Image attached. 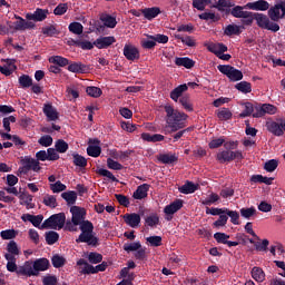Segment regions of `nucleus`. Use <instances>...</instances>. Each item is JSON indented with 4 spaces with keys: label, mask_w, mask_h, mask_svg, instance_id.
I'll return each mask as SVG.
<instances>
[{
    "label": "nucleus",
    "mask_w": 285,
    "mask_h": 285,
    "mask_svg": "<svg viewBox=\"0 0 285 285\" xmlns=\"http://www.w3.org/2000/svg\"><path fill=\"white\" fill-rule=\"evenodd\" d=\"M71 219L75 224L79 225L81 234L76 239L77 244H87L88 246H94L97 248L99 246V238L95 236V225L92 222L86 220V208L79 206L70 207Z\"/></svg>",
    "instance_id": "1"
},
{
    "label": "nucleus",
    "mask_w": 285,
    "mask_h": 285,
    "mask_svg": "<svg viewBox=\"0 0 285 285\" xmlns=\"http://www.w3.org/2000/svg\"><path fill=\"white\" fill-rule=\"evenodd\" d=\"M165 112L167 115V125L170 128V132H177V130H181V128H186V121L188 119V115L175 110L173 106H165Z\"/></svg>",
    "instance_id": "2"
},
{
    "label": "nucleus",
    "mask_w": 285,
    "mask_h": 285,
    "mask_svg": "<svg viewBox=\"0 0 285 285\" xmlns=\"http://www.w3.org/2000/svg\"><path fill=\"white\" fill-rule=\"evenodd\" d=\"M66 226V214L65 213H58L51 215L49 218H47L41 224V230L51 228L52 230H61Z\"/></svg>",
    "instance_id": "3"
},
{
    "label": "nucleus",
    "mask_w": 285,
    "mask_h": 285,
    "mask_svg": "<svg viewBox=\"0 0 285 285\" xmlns=\"http://www.w3.org/2000/svg\"><path fill=\"white\" fill-rule=\"evenodd\" d=\"M254 20L258 28L263 30H271V32H279V26L276 22H272L271 18L264 13H254Z\"/></svg>",
    "instance_id": "4"
},
{
    "label": "nucleus",
    "mask_w": 285,
    "mask_h": 285,
    "mask_svg": "<svg viewBox=\"0 0 285 285\" xmlns=\"http://www.w3.org/2000/svg\"><path fill=\"white\" fill-rule=\"evenodd\" d=\"M217 70L225 75L229 79V81H242L244 79V73L242 70L236 69L230 65H218Z\"/></svg>",
    "instance_id": "5"
},
{
    "label": "nucleus",
    "mask_w": 285,
    "mask_h": 285,
    "mask_svg": "<svg viewBox=\"0 0 285 285\" xmlns=\"http://www.w3.org/2000/svg\"><path fill=\"white\" fill-rule=\"evenodd\" d=\"M216 159L219 161V164H230V161H235V159H244V154H242L239 150L233 151L227 149L218 153Z\"/></svg>",
    "instance_id": "6"
},
{
    "label": "nucleus",
    "mask_w": 285,
    "mask_h": 285,
    "mask_svg": "<svg viewBox=\"0 0 285 285\" xmlns=\"http://www.w3.org/2000/svg\"><path fill=\"white\" fill-rule=\"evenodd\" d=\"M266 128H267L268 132H271L275 137H284L285 118H277L276 120L267 121Z\"/></svg>",
    "instance_id": "7"
},
{
    "label": "nucleus",
    "mask_w": 285,
    "mask_h": 285,
    "mask_svg": "<svg viewBox=\"0 0 285 285\" xmlns=\"http://www.w3.org/2000/svg\"><path fill=\"white\" fill-rule=\"evenodd\" d=\"M268 17L272 21H278L285 17V0H278L273 8L268 10Z\"/></svg>",
    "instance_id": "8"
},
{
    "label": "nucleus",
    "mask_w": 285,
    "mask_h": 285,
    "mask_svg": "<svg viewBox=\"0 0 285 285\" xmlns=\"http://www.w3.org/2000/svg\"><path fill=\"white\" fill-rule=\"evenodd\" d=\"M184 208V200L183 199H176L171 204L165 206L164 213H165V219L166 222H171L173 220V215L175 213H178V210H181Z\"/></svg>",
    "instance_id": "9"
},
{
    "label": "nucleus",
    "mask_w": 285,
    "mask_h": 285,
    "mask_svg": "<svg viewBox=\"0 0 285 285\" xmlns=\"http://www.w3.org/2000/svg\"><path fill=\"white\" fill-rule=\"evenodd\" d=\"M122 55L127 61H137L140 59L141 53L135 45L126 43L122 50Z\"/></svg>",
    "instance_id": "10"
},
{
    "label": "nucleus",
    "mask_w": 285,
    "mask_h": 285,
    "mask_svg": "<svg viewBox=\"0 0 285 285\" xmlns=\"http://www.w3.org/2000/svg\"><path fill=\"white\" fill-rule=\"evenodd\" d=\"M213 8H215L216 10H218V12H222L223 14H226V17H228V14H230V10L235 8V1L218 0L216 4L213 6Z\"/></svg>",
    "instance_id": "11"
},
{
    "label": "nucleus",
    "mask_w": 285,
    "mask_h": 285,
    "mask_svg": "<svg viewBox=\"0 0 285 285\" xmlns=\"http://www.w3.org/2000/svg\"><path fill=\"white\" fill-rule=\"evenodd\" d=\"M112 43H117V38L114 36L99 37L94 41V46L98 48V50H105L106 48H110Z\"/></svg>",
    "instance_id": "12"
},
{
    "label": "nucleus",
    "mask_w": 285,
    "mask_h": 285,
    "mask_svg": "<svg viewBox=\"0 0 285 285\" xmlns=\"http://www.w3.org/2000/svg\"><path fill=\"white\" fill-rule=\"evenodd\" d=\"M26 19L36 22L46 21L48 19V9L37 8L33 13H27Z\"/></svg>",
    "instance_id": "13"
},
{
    "label": "nucleus",
    "mask_w": 285,
    "mask_h": 285,
    "mask_svg": "<svg viewBox=\"0 0 285 285\" xmlns=\"http://www.w3.org/2000/svg\"><path fill=\"white\" fill-rule=\"evenodd\" d=\"M214 239L217 242V244H226L228 248H233V246H239V242L228 240L230 239V235H227L226 233H215Z\"/></svg>",
    "instance_id": "14"
},
{
    "label": "nucleus",
    "mask_w": 285,
    "mask_h": 285,
    "mask_svg": "<svg viewBox=\"0 0 285 285\" xmlns=\"http://www.w3.org/2000/svg\"><path fill=\"white\" fill-rule=\"evenodd\" d=\"M122 219L127 226H130V228H137V226L141 224V216L137 213L125 214Z\"/></svg>",
    "instance_id": "15"
},
{
    "label": "nucleus",
    "mask_w": 285,
    "mask_h": 285,
    "mask_svg": "<svg viewBox=\"0 0 285 285\" xmlns=\"http://www.w3.org/2000/svg\"><path fill=\"white\" fill-rule=\"evenodd\" d=\"M42 112L47 117L48 121H57V119H59V111H57V108L51 104H45Z\"/></svg>",
    "instance_id": "16"
},
{
    "label": "nucleus",
    "mask_w": 285,
    "mask_h": 285,
    "mask_svg": "<svg viewBox=\"0 0 285 285\" xmlns=\"http://www.w3.org/2000/svg\"><path fill=\"white\" fill-rule=\"evenodd\" d=\"M69 72H75L76 75H87L90 72V66L81 63V62H73L68 66Z\"/></svg>",
    "instance_id": "17"
},
{
    "label": "nucleus",
    "mask_w": 285,
    "mask_h": 285,
    "mask_svg": "<svg viewBox=\"0 0 285 285\" xmlns=\"http://www.w3.org/2000/svg\"><path fill=\"white\" fill-rule=\"evenodd\" d=\"M22 222H30L35 228H41V222H43V215L23 214L21 216Z\"/></svg>",
    "instance_id": "18"
},
{
    "label": "nucleus",
    "mask_w": 285,
    "mask_h": 285,
    "mask_svg": "<svg viewBox=\"0 0 285 285\" xmlns=\"http://www.w3.org/2000/svg\"><path fill=\"white\" fill-rule=\"evenodd\" d=\"M48 268H50V261H48V258H38L33 262L36 276L39 275L40 272L48 271Z\"/></svg>",
    "instance_id": "19"
},
{
    "label": "nucleus",
    "mask_w": 285,
    "mask_h": 285,
    "mask_svg": "<svg viewBox=\"0 0 285 285\" xmlns=\"http://www.w3.org/2000/svg\"><path fill=\"white\" fill-rule=\"evenodd\" d=\"M150 190L149 184H142L137 187V189L134 191L132 197L134 199H146L148 197V191Z\"/></svg>",
    "instance_id": "20"
},
{
    "label": "nucleus",
    "mask_w": 285,
    "mask_h": 285,
    "mask_svg": "<svg viewBox=\"0 0 285 285\" xmlns=\"http://www.w3.org/2000/svg\"><path fill=\"white\" fill-rule=\"evenodd\" d=\"M141 14H144L147 21H153V19H156V17L161 14V9H159V7L145 8L141 9Z\"/></svg>",
    "instance_id": "21"
},
{
    "label": "nucleus",
    "mask_w": 285,
    "mask_h": 285,
    "mask_svg": "<svg viewBox=\"0 0 285 285\" xmlns=\"http://www.w3.org/2000/svg\"><path fill=\"white\" fill-rule=\"evenodd\" d=\"M188 90V85L183 83L176 87L174 90L170 91V99L177 104L181 97H184V92Z\"/></svg>",
    "instance_id": "22"
},
{
    "label": "nucleus",
    "mask_w": 285,
    "mask_h": 285,
    "mask_svg": "<svg viewBox=\"0 0 285 285\" xmlns=\"http://www.w3.org/2000/svg\"><path fill=\"white\" fill-rule=\"evenodd\" d=\"M207 50L213 52V55H216V57H219L220 55H224V52H228V47L222 42L210 43L207 47Z\"/></svg>",
    "instance_id": "23"
},
{
    "label": "nucleus",
    "mask_w": 285,
    "mask_h": 285,
    "mask_svg": "<svg viewBox=\"0 0 285 285\" xmlns=\"http://www.w3.org/2000/svg\"><path fill=\"white\" fill-rule=\"evenodd\" d=\"M246 7L249 10H261L262 12L268 10L271 8V4L266 0H257L255 2H248Z\"/></svg>",
    "instance_id": "24"
},
{
    "label": "nucleus",
    "mask_w": 285,
    "mask_h": 285,
    "mask_svg": "<svg viewBox=\"0 0 285 285\" xmlns=\"http://www.w3.org/2000/svg\"><path fill=\"white\" fill-rule=\"evenodd\" d=\"M77 266H83L82 271H81V274L82 275H97V271H96V267L90 265L88 263V261L83 259V258H80L78 262H77Z\"/></svg>",
    "instance_id": "25"
},
{
    "label": "nucleus",
    "mask_w": 285,
    "mask_h": 285,
    "mask_svg": "<svg viewBox=\"0 0 285 285\" xmlns=\"http://www.w3.org/2000/svg\"><path fill=\"white\" fill-rule=\"evenodd\" d=\"M18 197L20 199L21 206H26V208L28 210L35 208V204L32 203V199H33L32 195H30L26 191H22V193H20V195Z\"/></svg>",
    "instance_id": "26"
},
{
    "label": "nucleus",
    "mask_w": 285,
    "mask_h": 285,
    "mask_svg": "<svg viewBox=\"0 0 285 285\" xmlns=\"http://www.w3.org/2000/svg\"><path fill=\"white\" fill-rule=\"evenodd\" d=\"M198 188L199 185H196L195 183L187 180L183 186L178 188V190L183 195H193V193H195Z\"/></svg>",
    "instance_id": "27"
},
{
    "label": "nucleus",
    "mask_w": 285,
    "mask_h": 285,
    "mask_svg": "<svg viewBox=\"0 0 285 285\" xmlns=\"http://www.w3.org/2000/svg\"><path fill=\"white\" fill-rule=\"evenodd\" d=\"M175 63L178 67L186 68L187 70L195 68V60H193L188 57H183V58L176 57Z\"/></svg>",
    "instance_id": "28"
},
{
    "label": "nucleus",
    "mask_w": 285,
    "mask_h": 285,
    "mask_svg": "<svg viewBox=\"0 0 285 285\" xmlns=\"http://www.w3.org/2000/svg\"><path fill=\"white\" fill-rule=\"evenodd\" d=\"M141 139L144 141H149L150 144H157L159 141H164L165 137L161 134H149V132H142Z\"/></svg>",
    "instance_id": "29"
},
{
    "label": "nucleus",
    "mask_w": 285,
    "mask_h": 285,
    "mask_svg": "<svg viewBox=\"0 0 285 285\" xmlns=\"http://www.w3.org/2000/svg\"><path fill=\"white\" fill-rule=\"evenodd\" d=\"M100 21H102V23L106 28H111V29L117 28V18H115L108 13H101Z\"/></svg>",
    "instance_id": "30"
},
{
    "label": "nucleus",
    "mask_w": 285,
    "mask_h": 285,
    "mask_svg": "<svg viewBox=\"0 0 285 285\" xmlns=\"http://www.w3.org/2000/svg\"><path fill=\"white\" fill-rule=\"evenodd\" d=\"M240 106H244V110L239 114L240 119H246V117H253L254 115V104L253 102H242Z\"/></svg>",
    "instance_id": "31"
},
{
    "label": "nucleus",
    "mask_w": 285,
    "mask_h": 285,
    "mask_svg": "<svg viewBox=\"0 0 285 285\" xmlns=\"http://www.w3.org/2000/svg\"><path fill=\"white\" fill-rule=\"evenodd\" d=\"M61 197L67 202L68 206H75L77 204V191L75 190L63 191Z\"/></svg>",
    "instance_id": "32"
},
{
    "label": "nucleus",
    "mask_w": 285,
    "mask_h": 285,
    "mask_svg": "<svg viewBox=\"0 0 285 285\" xmlns=\"http://www.w3.org/2000/svg\"><path fill=\"white\" fill-rule=\"evenodd\" d=\"M235 88L238 90V92H243V95L253 92V85H250L248 81H240L235 85Z\"/></svg>",
    "instance_id": "33"
},
{
    "label": "nucleus",
    "mask_w": 285,
    "mask_h": 285,
    "mask_svg": "<svg viewBox=\"0 0 285 285\" xmlns=\"http://www.w3.org/2000/svg\"><path fill=\"white\" fill-rule=\"evenodd\" d=\"M247 12L248 11H244V7L234 6V7H232L229 14H232V17H235V19H243V17H248Z\"/></svg>",
    "instance_id": "34"
},
{
    "label": "nucleus",
    "mask_w": 285,
    "mask_h": 285,
    "mask_svg": "<svg viewBox=\"0 0 285 285\" xmlns=\"http://www.w3.org/2000/svg\"><path fill=\"white\" fill-rule=\"evenodd\" d=\"M179 158L175 154H160L158 156V161L160 164H175Z\"/></svg>",
    "instance_id": "35"
},
{
    "label": "nucleus",
    "mask_w": 285,
    "mask_h": 285,
    "mask_svg": "<svg viewBox=\"0 0 285 285\" xmlns=\"http://www.w3.org/2000/svg\"><path fill=\"white\" fill-rule=\"evenodd\" d=\"M45 239L49 246H52L59 242V233L55 230L46 232Z\"/></svg>",
    "instance_id": "36"
},
{
    "label": "nucleus",
    "mask_w": 285,
    "mask_h": 285,
    "mask_svg": "<svg viewBox=\"0 0 285 285\" xmlns=\"http://www.w3.org/2000/svg\"><path fill=\"white\" fill-rule=\"evenodd\" d=\"M23 164L27 165L29 170H33V173H39L41 170V166H39V160L35 158H26Z\"/></svg>",
    "instance_id": "37"
},
{
    "label": "nucleus",
    "mask_w": 285,
    "mask_h": 285,
    "mask_svg": "<svg viewBox=\"0 0 285 285\" xmlns=\"http://www.w3.org/2000/svg\"><path fill=\"white\" fill-rule=\"evenodd\" d=\"M217 117L220 121H228L229 119H233V112L230 109L223 107L218 109Z\"/></svg>",
    "instance_id": "38"
},
{
    "label": "nucleus",
    "mask_w": 285,
    "mask_h": 285,
    "mask_svg": "<svg viewBox=\"0 0 285 285\" xmlns=\"http://www.w3.org/2000/svg\"><path fill=\"white\" fill-rule=\"evenodd\" d=\"M49 63H53L55 66H59L60 68H63L68 66L69 60L68 58H63L61 56H52L49 58Z\"/></svg>",
    "instance_id": "39"
},
{
    "label": "nucleus",
    "mask_w": 285,
    "mask_h": 285,
    "mask_svg": "<svg viewBox=\"0 0 285 285\" xmlns=\"http://www.w3.org/2000/svg\"><path fill=\"white\" fill-rule=\"evenodd\" d=\"M71 42L77 48H81V50H92V48H95V42H90L88 40H71Z\"/></svg>",
    "instance_id": "40"
},
{
    "label": "nucleus",
    "mask_w": 285,
    "mask_h": 285,
    "mask_svg": "<svg viewBox=\"0 0 285 285\" xmlns=\"http://www.w3.org/2000/svg\"><path fill=\"white\" fill-rule=\"evenodd\" d=\"M198 19H202V21H214V23H216L222 19V17L213 12H203L198 14Z\"/></svg>",
    "instance_id": "41"
},
{
    "label": "nucleus",
    "mask_w": 285,
    "mask_h": 285,
    "mask_svg": "<svg viewBox=\"0 0 285 285\" xmlns=\"http://www.w3.org/2000/svg\"><path fill=\"white\" fill-rule=\"evenodd\" d=\"M175 39H179L181 43H184V46H188V48H195V46H197V42H195V39H193L190 36L184 37L179 33H176Z\"/></svg>",
    "instance_id": "42"
},
{
    "label": "nucleus",
    "mask_w": 285,
    "mask_h": 285,
    "mask_svg": "<svg viewBox=\"0 0 285 285\" xmlns=\"http://www.w3.org/2000/svg\"><path fill=\"white\" fill-rule=\"evenodd\" d=\"M146 226H149V228H156V226H159V215L156 213L147 216L145 218Z\"/></svg>",
    "instance_id": "43"
},
{
    "label": "nucleus",
    "mask_w": 285,
    "mask_h": 285,
    "mask_svg": "<svg viewBox=\"0 0 285 285\" xmlns=\"http://www.w3.org/2000/svg\"><path fill=\"white\" fill-rule=\"evenodd\" d=\"M252 277L255 282H264L266 274H264V269H262V267H253Z\"/></svg>",
    "instance_id": "44"
},
{
    "label": "nucleus",
    "mask_w": 285,
    "mask_h": 285,
    "mask_svg": "<svg viewBox=\"0 0 285 285\" xmlns=\"http://www.w3.org/2000/svg\"><path fill=\"white\" fill-rule=\"evenodd\" d=\"M51 264L53 268H63V266H66V258L59 254H56L51 258Z\"/></svg>",
    "instance_id": "45"
},
{
    "label": "nucleus",
    "mask_w": 285,
    "mask_h": 285,
    "mask_svg": "<svg viewBox=\"0 0 285 285\" xmlns=\"http://www.w3.org/2000/svg\"><path fill=\"white\" fill-rule=\"evenodd\" d=\"M225 215L230 218V223L234 226H239V213L237 210L225 209Z\"/></svg>",
    "instance_id": "46"
},
{
    "label": "nucleus",
    "mask_w": 285,
    "mask_h": 285,
    "mask_svg": "<svg viewBox=\"0 0 285 285\" xmlns=\"http://www.w3.org/2000/svg\"><path fill=\"white\" fill-rule=\"evenodd\" d=\"M240 32L242 29L237 24H228L224 30V35H226V37H233V35L239 36Z\"/></svg>",
    "instance_id": "47"
},
{
    "label": "nucleus",
    "mask_w": 285,
    "mask_h": 285,
    "mask_svg": "<svg viewBox=\"0 0 285 285\" xmlns=\"http://www.w3.org/2000/svg\"><path fill=\"white\" fill-rule=\"evenodd\" d=\"M210 3H213V0H193V8L204 12V10H206V6H210Z\"/></svg>",
    "instance_id": "48"
},
{
    "label": "nucleus",
    "mask_w": 285,
    "mask_h": 285,
    "mask_svg": "<svg viewBox=\"0 0 285 285\" xmlns=\"http://www.w3.org/2000/svg\"><path fill=\"white\" fill-rule=\"evenodd\" d=\"M89 264H101L104 262V255L97 252H90L87 257Z\"/></svg>",
    "instance_id": "49"
},
{
    "label": "nucleus",
    "mask_w": 285,
    "mask_h": 285,
    "mask_svg": "<svg viewBox=\"0 0 285 285\" xmlns=\"http://www.w3.org/2000/svg\"><path fill=\"white\" fill-rule=\"evenodd\" d=\"M72 157L75 166H78L79 168H86V166H88V160L86 157L79 154H73Z\"/></svg>",
    "instance_id": "50"
},
{
    "label": "nucleus",
    "mask_w": 285,
    "mask_h": 285,
    "mask_svg": "<svg viewBox=\"0 0 285 285\" xmlns=\"http://www.w3.org/2000/svg\"><path fill=\"white\" fill-rule=\"evenodd\" d=\"M42 204H45V206H48L49 208H57V197L47 194L42 199Z\"/></svg>",
    "instance_id": "51"
},
{
    "label": "nucleus",
    "mask_w": 285,
    "mask_h": 285,
    "mask_svg": "<svg viewBox=\"0 0 285 285\" xmlns=\"http://www.w3.org/2000/svg\"><path fill=\"white\" fill-rule=\"evenodd\" d=\"M179 104L183 106V108H185V110H187V112H193L194 108L190 102V96H188V95L183 96L179 99Z\"/></svg>",
    "instance_id": "52"
},
{
    "label": "nucleus",
    "mask_w": 285,
    "mask_h": 285,
    "mask_svg": "<svg viewBox=\"0 0 285 285\" xmlns=\"http://www.w3.org/2000/svg\"><path fill=\"white\" fill-rule=\"evenodd\" d=\"M68 148H70V146L63 139H58L55 144V149L57 150V153H68Z\"/></svg>",
    "instance_id": "53"
},
{
    "label": "nucleus",
    "mask_w": 285,
    "mask_h": 285,
    "mask_svg": "<svg viewBox=\"0 0 285 285\" xmlns=\"http://www.w3.org/2000/svg\"><path fill=\"white\" fill-rule=\"evenodd\" d=\"M277 166H279V160L271 159L265 163L264 169L266 173H275V170H277Z\"/></svg>",
    "instance_id": "54"
},
{
    "label": "nucleus",
    "mask_w": 285,
    "mask_h": 285,
    "mask_svg": "<svg viewBox=\"0 0 285 285\" xmlns=\"http://www.w3.org/2000/svg\"><path fill=\"white\" fill-rule=\"evenodd\" d=\"M69 32H72L73 35H83V24L80 22H71L69 24Z\"/></svg>",
    "instance_id": "55"
},
{
    "label": "nucleus",
    "mask_w": 285,
    "mask_h": 285,
    "mask_svg": "<svg viewBox=\"0 0 285 285\" xmlns=\"http://www.w3.org/2000/svg\"><path fill=\"white\" fill-rule=\"evenodd\" d=\"M86 92L89 97H94V99L99 98V96L104 94V91H101V88L95 86L87 87Z\"/></svg>",
    "instance_id": "56"
},
{
    "label": "nucleus",
    "mask_w": 285,
    "mask_h": 285,
    "mask_svg": "<svg viewBox=\"0 0 285 285\" xmlns=\"http://www.w3.org/2000/svg\"><path fill=\"white\" fill-rule=\"evenodd\" d=\"M18 81H19V85L21 86V88L32 87V78H30V76H28V75L20 76Z\"/></svg>",
    "instance_id": "57"
},
{
    "label": "nucleus",
    "mask_w": 285,
    "mask_h": 285,
    "mask_svg": "<svg viewBox=\"0 0 285 285\" xmlns=\"http://www.w3.org/2000/svg\"><path fill=\"white\" fill-rule=\"evenodd\" d=\"M87 155H89V157H99L101 155V147L97 145H89L87 147Z\"/></svg>",
    "instance_id": "58"
},
{
    "label": "nucleus",
    "mask_w": 285,
    "mask_h": 285,
    "mask_svg": "<svg viewBox=\"0 0 285 285\" xmlns=\"http://www.w3.org/2000/svg\"><path fill=\"white\" fill-rule=\"evenodd\" d=\"M42 35L46 37H55V35H59V30H57L55 24H50L42 28Z\"/></svg>",
    "instance_id": "59"
},
{
    "label": "nucleus",
    "mask_w": 285,
    "mask_h": 285,
    "mask_svg": "<svg viewBox=\"0 0 285 285\" xmlns=\"http://www.w3.org/2000/svg\"><path fill=\"white\" fill-rule=\"evenodd\" d=\"M228 224V216L226 214H222L217 220L213 223L214 228H224Z\"/></svg>",
    "instance_id": "60"
},
{
    "label": "nucleus",
    "mask_w": 285,
    "mask_h": 285,
    "mask_svg": "<svg viewBox=\"0 0 285 285\" xmlns=\"http://www.w3.org/2000/svg\"><path fill=\"white\" fill-rule=\"evenodd\" d=\"M256 214H257V209H255V207L240 209V217H244V219H250V217H253Z\"/></svg>",
    "instance_id": "61"
},
{
    "label": "nucleus",
    "mask_w": 285,
    "mask_h": 285,
    "mask_svg": "<svg viewBox=\"0 0 285 285\" xmlns=\"http://www.w3.org/2000/svg\"><path fill=\"white\" fill-rule=\"evenodd\" d=\"M254 119H259L264 117V105L255 102L254 104V114H253Z\"/></svg>",
    "instance_id": "62"
},
{
    "label": "nucleus",
    "mask_w": 285,
    "mask_h": 285,
    "mask_svg": "<svg viewBox=\"0 0 285 285\" xmlns=\"http://www.w3.org/2000/svg\"><path fill=\"white\" fill-rule=\"evenodd\" d=\"M147 39H153L156 43H168V36L161 33L155 36L147 35Z\"/></svg>",
    "instance_id": "63"
},
{
    "label": "nucleus",
    "mask_w": 285,
    "mask_h": 285,
    "mask_svg": "<svg viewBox=\"0 0 285 285\" xmlns=\"http://www.w3.org/2000/svg\"><path fill=\"white\" fill-rule=\"evenodd\" d=\"M52 141H53L52 136L45 135V136L39 138L38 144L40 146H43L45 148H49V146L52 145Z\"/></svg>",
    "instance_id": "64"
}]
</instances>
